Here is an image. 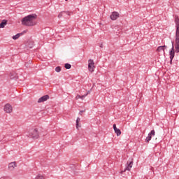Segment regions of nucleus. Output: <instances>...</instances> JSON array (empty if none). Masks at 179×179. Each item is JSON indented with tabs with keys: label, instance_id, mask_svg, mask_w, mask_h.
I'll return each mask as SVG.
<instances>
[{
	"label": "nucleus",
	"instance_id": "b1692460",
	"mask_svg": "<svg viewBox=\"0 0 179 179\" xmlns=\"http://www.w3.org/2000/svg\"><path fill=\"white\" fill-rule=\"evenodd\" d=\"M85 94H87H87H90V91H87V92Z\"/></svg>",
	"mask_w": 179,
	"mask_h": 179
},
{
	"label": "nucleus",
	"instance_id": "f8f14e48",
	"mask_svg": "<svg viewBox=\"0 0 179 179\" xmlns=\"http://www.w3.org/2000/svg\"><path fill=\"white\" fill-rule=\"evenodd\" d=\"M113 129L115 131V134H116L117 136H120L121 135V130L117 128V125L115 124H113Z\"/></svg>",
	"mask_w": 179,
	"mask_h": 179
},
{
	"label": "nucleus",
	"instance_id": "f3484780",
	"mask_svg": "<svg viewBox=\"0 0 179 179\" xmlns=\"http://www.w3.org/2000/svg\"><path fill=\"white\" fill-rule=\"evenodd\" d=\"M10 79H16L17 78V74L15 72L10 73Z\"/></svg>",
	"mask_w": 179,
	"mask_h": 179
},
{
	"label": "nucleus",
	"instance_id": "0eeeda50",
	"mask_svg": "<svg viewBox=\"0 0 179 179\" xmlns=\"http://www.w3.org/2000/svg\"><path fill=\"white\" fill-rule=\"evenodd\" d=\"M155 130H152L149 134L148 136L146 137L145 138V142L147 143H149V142H150V141H152V136H155Z\"/></svg>",
	"mask_w": 179,
	"mask_h": 179
},
{
	"label": "nucleus",
	"instance_id": "f257e3e1",
	"mask_svg": "<svg viewBox=\"0 0 179 179\" xmlns=\"http://www.w3.org/2000/svg\"><path fill=\"white\" fill-rule=\"evenodd\" d=\"M36 19H37L36 14L29 15L22 19L21 23L23 26H36Z\"/></svg>",
	"mask_w": 179,
	"mask_h": 179
},
{
	"label": "nucleus",
	"instance_id": "412c9836",
	"mask_svg": "<svg viewBox=\"0 0 179 179\" xmlns=\"http://www.w3.org/2000/svg\"><path fill=\"white\" fill-rule=\"evenodd\" d=\"M55 71H56L57 72H61V68H60L59 66H57V67L55 68Z\"/></svg>",
	"mask_w": 179,
	"mask_h": 179
},
{
	"label": "nucleus",
	"instance_id": "2eb2a0df",
	"mask_svg": "<svg viewBox=\"0 0 179 179\" xmlns=\"http://www.w3.org/2000/svg\"><path fill=\"white\" fill-rule=\"evenodd\" d=\"M6 24H8V20H3L2 22L0 23V29H3V27H5Z\"/></svg>",
	"mask_w": 179,
	"mask_h": 179
},
{
	"label": "nucleus",
	"instance_id": "7ed1b4c3",
	"mask_svg": "<svg viewBox=\"0 0 179 179\" xmlns=\"http://www.w3.org/2000/svg\"><path fill=\"white\" fill-rule=\"evenodd\" d=\"M29 138H32V139H38L40 134L38 133V129H31L28 134Z\"/></svg>",
	"mask_w": 179,
	"mask_h": 179
},
{
	"label": "nucleus",
	"instance_id": "bb28decb",
	"mask_svg": "<svg viewBox=\"0 0 179 179\" xmlns=\"http://www.w3.org/2000/svg\"><path fill=\"white\" fill-rule=\"evenodd\" d=\"M65 1H68V0H65Z\"/></svg>",
	"mask_w": 179,
	"mask_h": 179
},
{
	"label": "nucleus",
	"instance_id": "5701e85b",
	"mask_svg": "<svg viewBox=\"0 0 179 179\" xmlns=\"http://www.w3.org/2000/svg\"><path fill=\"white\" fill-rule=\"evenodd\" d=\"M78 99H80V95L78 94L76 96V100H78Z\"/></svg>",
	"mask_w": 179,
	"mask_h": 179
},
{
	"label": "nucleus",
	"instance_id": "9b49d317",
	"mask_svg": "<svg viewBox=\"0 0 179 179\" xmlns=\"http://www.w3.org/2000/svg\"><path fill=\"white\" fill-rule=\"evenodd\" d=\"M17 164H16V162H10L9 164H8V169L10 171H13L15 170V167H17Z\"/></svg>",
	"mask_w": 179,
	"mask_h": 179
},
{
	"label": "nucleus",
	"instance_id": "39448f33",
	"mask_svg": "<svg viewBox=\"0 0 179 179\" xmlns=\"http://www.w3.org/2000/svg\"><path fill=\"white\" fill-rule=\"evenodd\" d=\"M3 110L7 114H10L13 111V108L10 103H6L3 107Z\"/></svg>",
	"mask_w": 179,
	"mask_h": 179
},
{
	"label": "nucleus",
	"instance_id": "ddd939ff",
	"mask_svg": "<svg viewBox=\"0 0 179 179\" xmlns=\"http://www.w3.org/2000/svg\"><path fill=\"white\" fill-rule=\"evenodd\" d=\"M27 33V31H24L21 33L17 34L15 36H13V40H17V38H19V37H20V36H23V34Z\"/></svg>",
	"mask_w": 179,
	"mask_h": 179
},
{
	"label": "nucleus",
	"instance_id": "423d86ee",
	"mask_svg": "<svg viewBox=\"0 0 179 179\" xmlns=\"http://www.w3.org/2000/svg\"><path fill=\"white\" fill-rule=\"evenodd\" d=\"M88 69L90 72H94V62L93 59L88 60Z\"/></svg>",
	"mask_w": 179,
	"mask_h": 179
},
{
	"label": "nucleus",
	"instance_id": "a211bd4d",
	"mask_svg": "<svg viewBox=\"0 0 179 179\" xmlns=\"http://www.w3.org/2000/svg\"><path fill=\"white\" fill-rule=\"evenodd\" d=\"M34 179H45V178L41 174H38Z\"/></svg>",
	"mask_w": 179,
	"mask_h": 179
},
{
	"label": "nucleus",
	"instance_id": "4468645a",
	"mask_svg": "<svg viewBox=\"0 0 179 179\" xmlns=\"http://www.w3.org/2000/svg\"><path fill=\"white\" fill-rule=\"evenodd\" d=\"M164 48H167V46H166V45L159 46V47L157 48V52H162V51H163L164 54H165V52H164Z\"/></svg>",
	"mask_w": 179,
	"mask_h": 179
},
{
	"label": "nucleus",
	"instance_id": "393cba45",
	"mask_svg": "<svg viewBox=\"0 0 179 179\" xmlns=\"http://www.w3.org/2000/svg\"><path fill=\"white\" fill-rule=\"evenodd\" d=\"M29 48H33V43L31 44V45H29Z\"/></svg>",
	"mask_w": 179,
	"mask_h": 179
},
{
	"label": "nucleus",
	"instance_id": "9d476101",
	"mask_svg": "<svg viewBox=\"0 0 179 179\" xmlns=\"http://www.w3.org/2000/svg\"><path fill=\"white\" fill-rule=\"evenodd\" d=\"M48 99H50V96L44 95L38 100V103H44V101H47Z\"/></svg>",
	"mask_w": 179,
	"mask_h": 179
},
{
	"label": "nucleus",
	"instance_id": "a878e982",
	"mask_svg": "<svg viewBox=\"0 0 179 179\" xmlns=\"http://www.w3.org/2000/svg\"><path fill=\"white\" fill-rule=\"evenodd\" d=\"M100 47L101 48H103V44H101Z\"/></svg>",
	"mask_w": 179,
	"mask_h": 179
},
{
	"label": "nucleus",
	"instance_id": "1a4fd4ad",
	"mask_svg": "<svg viewBox=\"0 0 179 179\" xmlns=\"http://www.w3.org/2000/svg\"><path fill=\"white\" fill-rule=\"evenodd\" d=\"M120 17V13L118 12H113L112 14L110 15V19L111 20H117Z\"/></svg>",
	"mask_w": 179,
	"mask_h": 179
},
{
	"label": "nucleus",
	"instance_id": "20e7f679",
	"mask_svg": "<svg viewBox=\"0 0 179 179\" xmlns=\"http://www.w3.org/2000/svg\"><path fill=\"white\" fill-rule=\"evenodd\" d=\"M132 166H134V162L133 161H128L126 164V168L120 172V174H124L125 171H131V169H132Z\"/></svg>",
	"mask_w": 179,
	"mask_h": 179
},
{
	"label": "nucleus",
	"instance_id": "6ab92c4d",
	"mask_svg": "<svg viewBox=\"0 0 179 179\" xmlns=\"http://www.w3.org/2000/svg\"><path fill=\"white\" fill-rule=\"evenodd\" d=\"M64 66L66 69H71V68H72V66L68 63L65 64Z\"/></svg>",
	"mask_w": 179,
	"mask_h": 179
},
{
	"label": "nucleus",
	"instance_id": "4be33fe9",
	"mask_svg": "<svg viewBox=\"0 0 179 179\" xmlns=\"http://www.w3.org/2000/svg\"><path fill=\"white\" fill-rule=\"evenodd\" d=\"M86 96H87V94H84L83 96H80L81 100H83L85 99V97H86Z\"/></svg>",
	"mask_w": 179,
	"mask_h": 179
},
{
	"label": "nucleus",
	"instance_id": "aec40b11",
	"mask_svg": "<svg viewBox=\"0 0 179 179\" xmlns=\"http://www.w3.org/2000/svg\"><path fill=\"white\" fill-rule=\"evenodd\" d=\"M80 122V118L78 117L76 120V128H79V122Z\"/></svg>",
	"mask_w": 179,
	"mask_h": 179
},
{
	"label": "nucleus",
	"instance_id": "f03ea898",
	"mask_svg": "<svg viewBox=\"0 0 179 179\" xmlns=\"http://www.w3.org/2000/svg\"><path fill=\"white\" fill-rule=\"evenodd\" d=\"M175 23H176V40H175V49L176 52H179V18L178 16H175Z\"/></svg>",
	"mask_w": 179,
	"mask_h": 179
},
{
	"label": "nucleus",
	"instance_id": "6e6552de",
	"mask_svg": "<svg viewBox=\"0 0 179 179\" xmlns=\"http://www.w3.org/2000/svg\"><path fill=\"white\" fill-rule=\"evenodd\" d=\"M175 54H176V51H174V45H172V48L169 52V55H170L169 58L171 59V62H173V59H174Z\"/></svg>",
	"mask_w": 179,
	"mask_h": 179
},
{
	"label": "nucleus",
	"instance_id": "dca6fc26",
	"mask_svg": "<svg viewBox=\"0 0 179 179\" xmlns=\"http://www.w3.org/2000/svg\"><path fill=\"white\" fill-rule=\"evenodd\" d=\"M65 15H69V12L62 11V12L59 13V14L58 15L59 19H61V17H62V16H64Z\"/></svg>",
	"mask_w": 179,
	"mask_h": 179
}]
</instances>
